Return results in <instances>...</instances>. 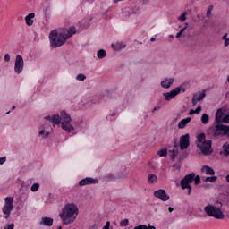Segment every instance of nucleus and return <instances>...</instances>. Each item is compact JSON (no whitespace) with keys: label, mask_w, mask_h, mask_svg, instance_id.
<instances>
[{"label":"nucleus","mask_w":229,"mask_h":229,"mask_svg":"<svg viewBox=\"0 0 229 229\" xmlns=\"http://www.w3.org/2000/svg\"><path fill=\"white\" fill-rule=\"evenodd\" d=\"M176 155H178V153H172L170 156L171 160H174L176 158Z\"/></svg>","instance_id":"nucleus-47"},{"label":"nucleus","mask_w":229,"mask_h":229,"mask_svg":"<svg viewBox=\"0 0 229 229\" xmlns=\"http://www.w3.org/2000/svg\"><path fill=\"white\" fill-rule=\"evenodd\" d=\"M197 148H199L202 155H205L206 157L214 153V149H212V140L204 141L201 144L197 143Z\"/></svg>","instance_id":"nucleus-8"},{"label":"nucleus","mask_w":229,"mask_h":229,"mask_svg":"<svg viewBox=\"0 0 229 229\" xmlns=\"http://www.w3.org/2000/svg\"><path fill=\"white\" fill-rule=\"evenodd\" d=\"M174 36L173 34L169 35V38H173Z\"/></svg>","instance_id":"nucleus-60"},{"label":"nucleus","mask_w":229,"mask_h":229,"mask_svg":"<svg viewBox=\"0 0 229 229\" xmlns=\"http://www.w3.org/2000/svg\"><path fill=\"white\" fill-rule=\"evenodd\" d=\"M207 134L200 133L197 136L198 143L197 144H203L205 141H207Z\"/></svg>","instance_id":"nucleus-23"},{"label":"nucleus","mask_w":229,"mask_h":229,"mask_svg":"<svg viewBox=\"0 0 229 229\" xmlns=\"http://www.w3.org/2000/svg\"><path fill=\"white\" fill-rule=\"evenodd\" d=\"M191 121H192L191 117H187V118L181 120L178 123L179 130H183L185 128V126H187V124H189V123H191Z\"/></svg>","instance_id":"nucleus-17"},{"label":"nucleus","mask_w":229,"mask_h":229,"mask_svg":"<svg viewBox=\"0 0 229 229\" xmlns=\"http://www.w3.org/2000/svg\"><path fill=\"white\" fill-rule=\"evenodd\" d=\"M159 157H167V148H163L157 151Z\"/></svg>","instance_id":"nucleus-30"},{"label":"nucleus","mask_w":229,"mask_h":229,"mask_svg":"<svg viewBox=\"0 0 229 229\" xmlns=\"http://www.w3.org/2000/svg\"><path fill=\"white\" fill-rule=\"evenodd\" d=\"M40 188V184H38V182L37 183H34L32 184L31 188H30V191L32 192H37V191H38V189Z\"/></svg>","instance_id":"nucleus-31"},{"label":"nucleus","mask_w":229,"mask_h":229,"mask_svg":"<svg viewBox=\"0 0 229 229\" xmlns=\"http://www.w3.org/2000/svg\"><path fill=\"white\" fill-rule=\"evenodd\" d=\"M214 206L212 204L207 205L204 207V212L209 217H214L215 219H225V214L223 210H221V207H223V203L219 200L215 202Z\"/></svg>","instance_id":"nucleus-3"},{"label":"nucleus","mask_w":229,"mask_h":229,"mask_svg":"<svg viewBox=\"0 0 229 229\" xmlns=\"http://www.w3.org/2000/svg\"><path fill=\"white\" fill-rule=\"evenodd\" d=\"M173 83H174V78L165 79L161 81V87L163 89H170L171 85H173Z\"/></svg>","instance_id":"nucleus-16"},{"label":"nucleus","mask_w":229,"mask_h":229,"mask_svg":"<svg viewBox=\"0 0 229 229\" xmlns=\"http://www.w3.org/2000/svg\"><path fill=\"white\" fill-rule=\"evenodd\" d=\"M134 229H144V225H140L138 226H135Z\"/></svg>","instance_id":"nucleus-49"},{"label":"nucleus","mask_w":229,"mask_h":229,"mask_svg":"<svg viewBox=\"0 0 229 229\" xmlns=\"http://www.w3.org/2000/svg\"><path fill=\"white\" fill-rule=\"evenodd\" d=\"M180 92H182V88L176 87L174 89H172L169 92L163 93L165 101H171V99H174V98H176V96H178Z\"/></svg>","instance_id":"nucleus-10"},{"label":"nucleus","mask_w":229,"mask_h":229,"mask_svg":"<svg viewBox=\"0 0 229 229\" xmlns=\"http://www.w3.org/2000/svg\"><path fill=\"white\" fill-rule=\"evenodd\" d=\"M143 229H157V227H155V225H143Z\"/></svg>","instance_id":"nucleus-41"},{"label":"nucleus","mask_w":229,"mask_h":229,"mask_svg":"<svg viewBox=\"0 0 229 229\" xmlns=\"http://www.w3.org/2000/svg\"><path fill=\"white\" fill-rule=\"evenodd\" d=\"M201 171L203 173H206L207 175L214 176V174H216V171H214V168L208 165L202 166Z\"/></svg>","instance_id":"nucleus-19"},{"label":"nucleus","mask_w":229,"mask_h":229,"mask_svg":"<svg viewBox=\"0 0 229 229\" xmlns=\"http://www.w3.org/2000/svg\"><path fill=\"white\" fill-rule=\"evenodd\" d=\"M150 42H155V38H151Z\"/></svg>","instance_id":"nucleus-58"},{"label":"nucleus","mask_w":229,"mask_h":229,"mask_svg":"<svg viewBox=\"0 0 229 229\" xmlns=\"http://www.w3.org/2000/svg\"><path fill=\"white\" fill-rule=\"evenodd\" d=\"M118 178H128V174L120 173V175H118Z\"/></svg>","instance_id":"nucleus-42"},{"label":"nucleus","mask_w":229,"mask_h":229,"mask_svg":"<svg viewBox=\"0 0 229 229\" xmlns=\"http://www.w3.org/2000/svg\"><path fill=\"white\" fill-rule=\"evenodd\" d=\"M4 60V62H10V55L5 54Z\"/></svg>","instance_id":"nucleus-45"},{"label":"nucleus","mask_w":229,"mask_h":229,"mask_svg":"<svg viewBox=\"0 0 229 229\" xmlns=\"http://www.w3.org/2000/svg\"><path fill=\"white\" fill-rule=\"evenodd\" d=\"M186 15H187V12H184L181 16L178 17L181 22H185V21H187Z\"/></svg>","instance_id":"nucleus-33"},{"label":"nucleus","mask_w":229,"mask_h":229,"mask_svg":"<svg viewBox=\"0 0 229 229\" xmlns=\"http://www.w3.org/2000/svg\"><path fill=\"white\" fill-rule=\"evenodd\" d=\"M194 176H196V174L191 173L181 180V187L183 190L188 189V196H191V193L192 192V186H191V183L194 182Z\"/></svg>","instance_id":"nucleus-7"},{"label":"nucleus","mask_w":229,"mask_h":229,"mask_svg":"<svg viewBox=\"0 0 229 229\" xmlns=\"http://www.w3.org/2000/svg\"><path fill=\"white\" fill-rule=\"evenodd\" d=\"M209 130L214 137H219L221 135H227L229 137V126L223 125L221 123H214Z\"/></svg>","instance_id":"nucleus-4"},{"label":"nucleus","mask_w":229,"mask_h":229,"mask_svg":"<svg viewBox=\"0 0 229 229\" xmlns=\"http://www.w3.org/2000/svg\"><path fill=\"white\" fill-rule=\"evenodd\" d=\"M13 228H15V225L13 224H10L4 227V229H13Z\"/></svg>","instance_id":"nucleus-40"},{"label":"nucleus","mask_w":229,"mask_h":229,"mask_svg":"<svg viewBox=\"0 0 229 229\" xmlns=\"http://www.w3.org/2000/svg\"><path fill=\"white\" fill-rule=\"evenodd\" d=\"M97 56L98 58L102 60V58H105V56H106V51L105 49L98 50L97 53Z\"/></svg>","instance_id":"nucleus-26"},{"label":"nucleus","mask_w":229,"mask_h":229,"mask_svg":"<svg viewBox=\"0 0 229 229\" xmlns=\"http://www.w3.org/2000/svg\"><path fill=\"white\" fill-rule=\"evenodd\" d=\"M97 183H99V181L92 177H86L79 182L80 187H85V185H96Z\"/></svg>","instance_id":"nucleus-12"},{"label":"nucleus","mask_w":229,"mask_h":229,"mask_svg":"<svg viewBox=\"0 0 229 229\" xmlns=\"http://www.w3.org/2000/svg\"><path fill=\"white\" fill-rule=\"evenodd\" d=\"M223 149H224L225 157H228L229 156V143H225L223 145Z\"/></svg>","instance_id":"nucleus-27"},{"label":"nucleus","mask_w":229,"mask_h":229,"mask_svg":"<svg viewBox=\"0 0 229 229\" xmlns=\"http://www.w3.org/2000/svg\"><path fill=\"white\" fill-rule=\"evenodd\" d=\"M201 113V106H198L195 109V114H200Z\"/></svg>","instance_id":"nucleus-43"},{"label":"nucleus","mask_w":229,"mask_h":229,"mask_svg":"<svg viewBox=\"0 0 229 229\" xmlns=\"http://www.w3.org/2000/svg\"><path fill=\"white\" fill-rule=\"evenodd\" d=\"M222 121L225 123H229V114L223 117Z\"/></svg>","instance_id":"nucleus-39"},{"label":"nucleus","mask_w":229,"mask_h":229,"mask_svg":"<svg viewBox=\"0 0 229 229\" xmlns=\"http://www.w3.org/2000/svg\"><path fill=\"white\" fill-rule=\"evenodd\" d=\"M155 198H158L161 201H169V195L165 192V190L159 189L154 192Z\"/></svg>","instance_id":"nucleus-13"},{"label":"nucleus","mask_w":229,"mask_h":229,"mask_svg":"<svg viewBox=\"0 0 229 229\" xmlns=\"http://www.w3.org/2000/svg\"><path fill=\"white\" fill-rule=\"evenodd\" d=\"M208 121H210V116L208 114H203L201 116L202 124H208Z\"/></svg>","instance_id":"nucleus-25"},{"label":"nucleus","mask_w":229,"mask_h":229,"mask_svg":"<svg viewBox=\"0 0 229 229\" xmlns=\"http://www.w3.org/2000/svg\"><path fill=\"white\" fill-rule=\"evenodd\" d=\"M24 71V59L22 55H16L15 63H14V72L16 74H21Z\"/></svg>","instance_id":"nucleus-9"},{"label":"nucleus","mask_w":229,"mask_h":229,"mask_svg":"<svg viewBox=\"0 0 229 229\" xmlns=\"http://www.w3.org/2000/svg\"><path fill=\"white\" fill-rule=\"evenodd\" d=\"M223 109H218L216 113V118L214 123H221L223 121Z\"/></svg>","instance_id":"nucleus-21"},{"label":"nucleus","mask_w":229,"mask_h":229,"mask_svg":"<svg viewBox=\"0 0 229 229\" xmlns=\"http://www.w3.org/2000/svg\"><path fill=\"white\" fill-rule=\"evenodd\" d=\"M58 32L56 30H52L49 34L50 46L51 47L56 48L64 46L68 38H71L72 35L76 34V27L72 26L69 30Z\"/></svg>","instance_id":"nucleus-1"},{"label":"nucleus","mask_w":229,"mask_h":229,"mask_svg":"<svg viewBox=\"0 0 229 229\" xmlns=\"http://www.w3.org/2000/svg\"><path fill=\"white\" fill-rule=\"evenodd\" d=\"M170 153H178V149H172V150H170Z\"/></svg>","instance_id":"nucleus-52"},{"label":"nucleus","mask_w":229,"mask_h":229,"mask_svg":"<svg viewBox=\"0 0 229 229\" xmlns=\"http://www.w3.org/2000/svg\"><path fill=\"white\" fill-rule=\"evenodd\" d=\"M148 183H157V182H158V178L155 175V174H148Z\"/></svg>","instance_id":"nucleus-24"},{"label":"nucleus","mask_w":229,"mask_h":229,"mask_svg":"<svg viewBox=\"0 0 229 229\" xmlns=\"http://www.w3.org/2000/svg\"><path fill=\"white\" fill-rule=\"evenodd\" d=\"M33 19H35V13H30L25 17L27 26H33Z\"/></svg>","instance_id":"nucleus-20"},{"label":"nucleus","mask_w":229,"mask_h":229,"mask_svg":"<svg viewBox=\"0 0 229 229\" xmlns=\"http://www.w3.org/2000/svg\"><path fill=\"white\" fill-rule=\"evenodd\" d=\"M190 115H192V114H196L195 110L194 109H191L190 112H189Z\"/></svg>","instance_id":"nucleus-51"},{"label":"nucleus","mask_w":229,"mask_h":229,"mask_svg":"<svg viewBox=\"0 0 229 229\" xmlns=\"http://www.w3.org/2000/svg\"><path fill=\"white\" fill-rule=\"evenodd\" d=\"M222 40H225V43H224L225 47H228V46H229L228 33H225V34L222 37Z\"/></svg>","instance_id":"nucleus-28"},{"label":"nucleus","mask_w":229,"mask_h":229,"mask_svg":"<svg viewBox=\"0 0 229 229\" xmlns=\"http://www.w3.org/2000/svg\"><path fill=\"white\" fill-rule=\"evenodd\" d=\"M189 139H191V136L189 135V133L181 136L180 148L182 150L187 149V148H189V146H191V142L189 141Z\"/></svg>","instance_id":"nucleus-11"},{"label":"nucleus","mask_w":229,"mask_h":229,"mask_svg":"<svg viewBox=\"0 0 229 229\" xmlns=\"http://www.w3.org/2000/svg\"><path fill=\"white\" fill-rule=\"evenodd\" d=\"M174 148H178V145L176 144V139L174 140Z\"/></svg>","instance_id":"nucleus-57"},{"label":"nucleus","mask_w":229,"mask_h":229,"mask_svg":"<svg viewBox=\"0 0 229 229\" xmlns=\"http://www.w3.org/2000/svg\"><path fill=\"white\" fill-rule=\"evenodd\" d=\"M4 201L5 203L2 208L3 217L8 219L12 216V210H13V197H6Z\"/></svg>","instance_id":"nucleus-6"},{"label":"nucleus","mask_w":229,"mask_h":229,"mask_svg":"<svg viewBox=\"0 0 229 229\" xmlns=\"http://www.w3.org/2000/svg\"><path fill=\"white\" fill-rule=\"evenodd\" d=\"M168 210H169V212H173L174 210V208H173L172 207H169Z\"/></svg>","instance_id":"nucleus-54"},{"label":"nucleus","mask_w":229,"mask_h":229,"mask_svg":"<svg viewBox=\"0 0 229 229\" xmlns=\"http://www.w3.org/2000/svg\"><path fill=\"white\" fill-rule=\"evenodd\" d=\"M112 47L114 51H121V49H124V47H126V45L123 43H116L112 44Z\"/></svg>","instance_id":"nucleus-22"},{"label":"nucleus","mask_w":229,"mask_h":229,"mask_svg":"<svg viewBox=\"0 0 229 229\" xmlns=\"http://www.w3.org/2000/svg\"><path fill=\"white\" fill-rule=\"evenodd\" d=\"M58 229H62V226H59Z\"/></svg>","instance_id":"nucleus-63"},{"label":"nucleus","mask_w":229,"mask_h":229,"mask_svg":"<svg viewBox=\"0 0 229 229\" xmlns=\"http://www.w3.org/2000/svg\"><path fill=\"white\" fill-rule=\"evenodd\" d=\"M174 167H176L177 169H180V165H174Z\"/></svg>","instance_id":"nucleus-55"},{"label":"nucleus","mask_w":229,"mask_h":229,"mask_svg":"<svg viewBox=\"0 0 229 229\" xmlns=\"http://www.w3.org/2000/svg\"><path fill=\"white\" fill-rule=\"evenodd\" d=\"M45 119H47V121H50L51 123H53V124L62 123L61 116H59L58 114H53L52 116H46Z\"/></svg>","instance_id":"nucleus-15"},{"label":"nucleus","mask_w":229,"mask_h":229,"mask_svg":"<svg viewBox=\"0 0 229 229\" xmlns=\"http://www.w3.org/2000/svg\"><path fill=\"white\" fill-rule=\"evenodd\" d=\"M157 110H160V106H156V107H154L153 112H155V111H157Z\"/></svg>","instance_id":"nucleus-53"},{"label":"nucleus","mask_w":229,"mask_h":229,"mask_svg":"<svg viewBox=\"0 0 229 229\" xmlns=\"http://www.w3.org/2000/svg\"><path fill=\"white\" fill-rule=\"evenodd\" d=\"M40 225H43V226H53V218L43 216L41 218Z\"/></svg>","instance_id":"nucleus-18"},{"label":"nucleus","mask_w":229,"mask_h":229,"mask_svg":"<svg viewBox=\"0 0 229 229\" xmlns=\"http://www.w3.org/2000/svg\"><path fill=\"white\" fill-rule=\"evenodd\" d=\"M61 116V124L62 129L65 131H68V133H71V131H74V126L71 124V114H67L65 111H62L60 114Z\"/></svg>","instance_id":"nucleus-5"},{"label":"nucleus","mask_w":229,"mask_h":229,"mask_svg":"<svg viewBox=\"0 0 229 229\" xmlns=\"http://www.w3.org/2000/svg\"><path fill=\"white\" fill-rule=\"evenodd\" d=\"M102 229H110V221H107Z\"/></svg>","instance_id":"nucleus-46"},{"label":"nucleus","mask_w":229,"mask_h":229,"mask_svg":"<svg viewBox=\"0 0 229 229\" xmlns=\"http://www.w3.org/2000/svg\"><path fill=\"white\" fill-rule=\"evenodd\" d=\"M11 112H12V110L8 111V112L6 113V114L8 115V114H10Z\"/></svg>","instance_id":"nucleus-62"},{"label":"nucleus","mask_w":229,"mask_h":229,"mask_svg":"<svg viewBox=\"0 0 229 229\" xmlns=\"http://www.w3.org/2000/svg\"><path fill=\"white\" fill-rule=\"evenodd\" d=\"M213 6L212 5H210L209 7H208V9L207 10V17H210V15H212V10H213Z\"/></svg>","instance_id":"nucleus-38"},{"label":"nucleus","mask_w":229,"mask_h":229,"mask_svg":"<svg viewBox=\"0 0 229 229\" xmlns=\"http://www.w3.org/2000/svg\"><path fill=\"white\" fill-rule=\"evenodd\" d=\"M206 96H207V93H205V91L194 94L191 100L192 105L193 106L198 105V101H203Z\"/></svg>","instance_id":"nucleus-14"},{"label":"nucleus","mask_w":229,"mask_h":229,"mask_svg":"<svg viewBox=\"0 0 229 229\" xmlns=\"http://www.w3.org/2000/svg\"><path fill=\"white\" fill-rule=\"evenodd\" d=\"M182 32L179 31V32L176 34L175 37H176V38H180V37H182Z\"/></svg>","instance_id":"nucleus-50"},{"label":"nucleus","mask_w":229,"mask_h":229,"mask_svg":"<svg viewBox=\"0 0 229 229\" xmlns=\"http://www.w3.org/2000/svg\"><path fill=\"white\" fill-rule=\"evenodd\" d=\"M11 110H15V106H13Z\"/></svg>","instance_id":"nucleus-61"},{"label":"nucleus","mask_w":229,"mask_h":229,"mask_svg":"<svg viewBox=\"0 0 229 229\" xmlns=\"http://www.w3.org/2000/svg\"><path fill=\"white\" fill-rule=\"evenodd\" d=\"M129 223L130 221L127 218H125L120 222V226H128Z\"/></svg>","instance_id":"nucleus-36"},{"label":"nucleus","mask_w":229,"mask_h":229,"mask_svg":"<svg viewBox=\"0 0 229 229\" xmlns=\"http://www.w3.org/2000/svg\"><path fill=\"white\" fill-rule=\"evenodd\" d=\"M114 115H115V114H111V115L107 116L106 119H110V117H112V116H114Z\"/></svg>","instance_id":"nucleus-56"},{"label":"nucleus","mask_w":229,"mask_h":229,"mask_svg":"<svg viewBox=\"0 0 229 229\" xmlns=\"http://www.w3.org/2000/svg\"><path fill=\"white\" fill-rule=\"evenodd\" d=\"M226 182H229V174L226 176Z\"/></svg>","instance_id":"nucleus-59"},{"label":"nucleus","mask_w":229,"mask_h":229,"mask_svg":"<svg viewBox=\"0 0 229 229\" xmlns=\"http://www.w3.org/2000/svg\"><path fill=\"white\" fill-rule=\"evenodd\" d=\"M39 135H44L45 139H47L49 137V131H46V129H43L39 131Z\"/></svg>","instance_id":"nucleus-35"},{"label":"nucleus","mask_w":229,"mask_h":229,"mask_svg":"<svg viewBox=\"0 0 229 229\" xmlns=\"http://www.w3.org/2000/svg\"><path fill=\"white\" fill-rule=\"evenodd\" d=\"M187 26H189V23H186V26L183 27L182 29H181L179 32H181V34H183V31H185V30H187Z\"/></svg>","instance_id":"nucleus-48"},{"label":"nucleus","mask_w":229,"mask_h":229,"mask_svg":"<svg viewBox=\"0 0 229 229\" xmlns=\"http://www.w3.org/2000/svg\"><path fill=\"white\" fill-rule=\"evenodd\" d=\"M106 178L107 180H115L116 177H115V175L114 174H107Z\"/></svg>","instance_id":"nucleus-37"},{"label":"nucleus","mask_w":229,"mask_h":229,"mask_svg":"<svg viewBox=\"0 0 229 229\" xmlns=\"http://www.w3.org/2000/svg\"><path fill=\"white\" fill-rule=\"evenodd\" d=\"M4 162H6V157H3L0 158V165H3V164H4Z\"/></svg>","instance_id":"nucleus-44"},{"label":"nucleus","mask_w":229,"mask_h":229,"mask_svg":"<svg viewBox=\"0 0 229 229\" xmlns=\"http://www.w3.org/2000/svg\"><path fill=\"white\" fill-rule=\"evenodd\" d=\"M217 181V176L206 177L204 182H210V183H216Z\"/></svg>","instance_id":"nucleus-29"},{"label":"nucleus","mask_w":229,"mask_h":229,"mask_svg":"<svg viewBox=\"0 0 229 229\" xmlns=\"http://www.w3.org/2000/svg\"><path fill=\"white\" fill-rule=\"evenodd\" d=\"M225 198H228V195H226Z\"/></svg>","instance_id":"nucleus-64"},{"label":"nucleus","mask_w":229,"mask_h":229,"mask_svg":"<svg viewBox=\"0 0 229 229\" xmlns=\"http://www.w3.org/2000/svg\"><path fill=\"white\" fill-rule=\"evenodd\" d=\"M78 214H80L78 206L74 203H67L62 208L59 217L62 220L63 225H72V223L76 221Z\"/></svg>","instance_id":"nucleus-2"},{"label":"nucleus","mask_w":229,"mask_h":229,"mask_svg":"<svg viewBox=\"0 0 229 229\" xmlns=\"http://www.w3.org/2000/svg\"><path fill=\"white\" fill-rule=\"evenodd\" d=\"M76 80L78 81H85V80H87V76H85L83 73H80L77 75Z\"/></svg>","instance_id":"nucleus-32"},{"label":"nucleus","mask_w":229,"mask_h":229,"mask_svg":"<svg viewBox=\"0 0 229 229\" xmlns=\"http://www.w3.org/2000/svg\"><path fill=\"white\" fill-rule=\"evenodd\" d=\"M193 182H195V185H199L201 183V177L199 175L194 176Z\"/></svg>","instance_id":"nucleus-34"}]
</instances>
